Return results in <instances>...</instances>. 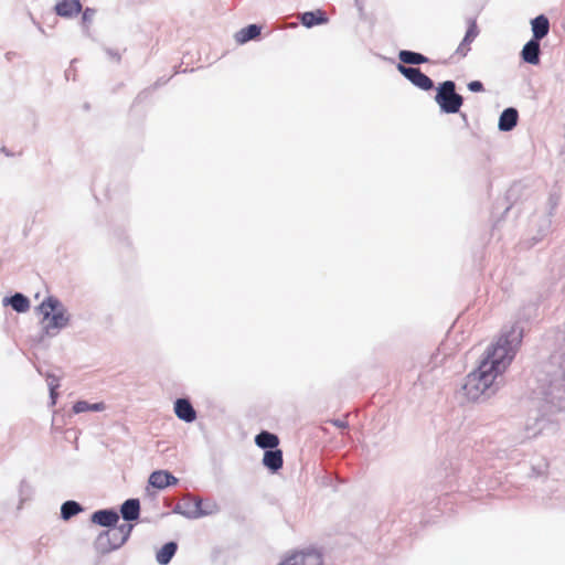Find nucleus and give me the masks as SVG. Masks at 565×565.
Wrapping results in <instances>:
<instances>
[{
  "label": "nucleus",
  "mask_w": 565,
  "mask_h": 565,
  "mask_svg": "<svg viewBox=\"0 0 565 565\" xmlns=\"http://www.w3.org/2000/svg\"><path fill=\"white\" fill-rule=\"evenodd\" d=\"M523 339V328L518 323L503 329L495 343L484 352L478 367L470 372L462 385L468 401H486L500 390L503 373L511 364Z\"/></svg>",
  "instance_id": "nucleus-1"
},
{
  "label": "nucleus",
  "mask_w": 565,
  "mask_h": 565,
  "mask_svg": "<svg viewBox=\"0 0 565 565\" xmlns=\"http://www.w3.org/2000/svg\"><path fill=\"white\" fill-rule=\"evenodd\" d=\"M533 396L550 405L548 412L565 408V356L553 355L536 373Z\"/></svg>",
  "instance_id": "nucleus-2"
},
{
  "label": "nucleus",
  "mask_w": 565,
  "mask_h": 565,
  "mask_svg": "<svg viewBox=\"0 0 565 565\" xmlns=\"http://www.w3.org/2000/svg\"><path fill=\"white\" fill-rule=\"evenodd\" d=\"M43 316L42 331L47 337H55L66 328L71 321V315L62 301L54 297H46L36 308Z\"/></svg>",
  "instance_id": "nucleus-3"
},
{
  "label": "nucleus",
  "mask_w": 565,
  "mask_h": 565,
  "mask_svg": "<svg viewBox=\"0 0 565 565\" xmlns=\"http://www.w3.org/2000/svg\"><path fill=\"white\" fill-rule=\"evenodd\" d=\"M134 525L122 523L117 526L108 527L98 534L94 542V547L99 554H108L122 546L129 539Z\"/></svg>",
  "instance_id": "nucleus-4"
},
{
  "label": "nucleus",
  "mask_w": 565,
  "mask_h": 565,
  "mask_svg": "<svg viewBox=\"0 0 565 565\" xmlns=\"http://www.w3.org/2000/svg\"><path fill=\"white\" fill-rule=\"evenodd\" d=\"M435 102L441 113L457 114L463 104V97L456 92V83L448 79L440 83L436 88Z\"/></svg>",
  "instance_id": "nucleus-5"
},
{
  "label": "nucleus",
  "mask_w": 565,
  "mask_h": 565,
  "mask_svg": "<svg viewBox=\"0 0 565 565\" xmlns=\"http://www.w3.org/2000/svg\"><path fill=\"white\" fill-rule=\"evenodd\" d=\"M397 71L408 79L414 86L422 90H430L434 88V82L418 67L407 66L403 64L396 65Z\"/></svg>",
  "instance_id": "nucleus-6"
},
{
  "label": "nucleus",
  "mask_w": 565,
  "mask_h": 565,
  "mask_svg": "<svg viewBox=\"0 0 565 565\" xmlns=\"http://www.w3.org/2000/svg\"><path fill=\"white\" fill-rule=\"evenodd\" d=\"M322 555L316 550L300 551L286 557L278 565H322Z\"/></svg>",
  "instance_id": "nucleus-7"
},
{
  "label": "nucleus",
  "mask_w": 565,
  "mask_h": 565,
  "mask_svg": "<svg viewBox=\"0 0 565 565\" xmlns=\"http://www.w3.org/2000/svg\"><path fill=\"white\" fill-rule=\"evenodd\" d=\"M199 503L200 497L186 495L182 499L181 502L174 505L172 512L175 514H181L190 520H196L198 516H193L192 514L198 513L195 510H198Z\"/></svg>",
  "instance_id": "nucleus-8"
},
{
  "label": "nucleus",
  "mask_w": 565,
  "mask_h": 565,
  "mask_svg": "<svg viewBox=\"0 0 565 565\" xmlns=\"http://www.w3.org/2000/svg\"><path fill=\"white\" fill-rule=\"evenodd\" d=\"M90 521L103 527H113L118 523L119 514L114 509H102L92 514Z\"/></svg>",
  "instance_id": "nucleus-9"
},
{
  "label": "nucleus",
  "mask_w": 565,
  "mask_h": 565,
  "mask_svg": "<svg viewBox=\"0 0 565 565\" xmlns=\"http://www.w3.org/2000/svg\"><path fill=\"white\" fill-rule=\"evenodd\" d=\"M174 413L185 423H193L196 419V412L188 398H178L174 402Z\"/></svg>",
  "instance_id": "nucleus-10"
},
{
  "label": "nucleus",
  "mask_w": 565,
  "mask_h": 565,
  "mask_svg": "<svg viewBox=\"0 0 565 565\" xmlns=\"http://www.w3.org/2000/svg\"><path fill=\"white\" fill-rule=\"evenodd\" d=\"M178 478H175L171 472L166 470H157L153 471L149 477V484L157 489H166L167 487L174 486L178 483Z\"/></svg>",
  "instance_id": "nucleus-11"
},
{
  "label": "nucleus",
  "mask_w": 565,
  "mask_h": 565,
  "mask_svg": "<svg viewBox=\"0 0 565 565\" xmlns=\"http://www.w3.org/2000/svg\"><path fill=\"white\" fill-rule=\"evenodd\" d=\"M54 11L62 18H74L82 11V3L79 0H61L55 7Z\"/></svg>",
  "instance_id": "nucleus-12"
},
{
  "label": "nucleus",
  "mask_w": 565,
  "mask_h": 565,
  "mask_svg": "<svg viewBox=\"0 0 565 565\" xmlns=\"http://www.w3.org/2000/svg\"><path fill=\"white\" fill-rule=\"evenodd\" d=\"M541 45L540 41L531 39L527 41L522 51L521 57L525 63L537 65L540 63Z\"/></svg>",
  "instance_id": "nucleus-13"
},
{
  "label": "nucleus",
  "mask_w": 565,
  "mask_h": 565,
  "mask_svg": "<svg viewBox=\"0 0 565 565\" xmlns=\"http://www.w3.org/2000/svg\"><path fill=\"white\" fill-rule=\"evenodd\" d=\"M519 121V111L514 107L505 108L499 117L498 128L500 131L508 132L511 131Z\"/></svg>",
  "instance_id": "nucleus-14"
},
{
  "label": "nucleus",
  "mask_w": 565,
  "mask_h": 565,
  "mask_svg": "<svg viewBox=\"0 0 565 565\" xmlns=\"http://www.w3.org/2000/svg\"><path fill=\"white\" fill-rule=\"evenodd\" d=\"M120 515L127 522L137 521L140 516V502L138 499H127L120 505Z\"/></svg>",
  "instance_id": "nucleus-15"
},
{
  "label": "nucleus",
  "mask_w": 565,
  "mask_h": 565,
  "mask_svg": "<svg viewBox=\"0 0 565 565\" xmlns=\"http://www.w3.org/2000/svg\"><path fill=\"white\" fill-rule=\"evenodd\" d=\"M3 306H10L18 313H24L30 309V299L21 292H15L2 299Z\"/></svg>",
  "instance_id": "nucleus-16"
},
{
  "label": "nucleus",
  "mask_w": 565,
  "mask_h": 565,
  "mask_svg": "<svg viewBox=\"0 0 565 565\" xmlns=\"http://www.w3.org/2000/svg\"><path fill=\"white\" fill-rule=\"evenodd\" d=\"M282 451L278 448L266 450L263 457V465L271 472H277L282 467Z\"/></svg>",
  "instance_id": "nucleus-17"
},
{
  "label": "nucleus",
  "mask_w": 565,
  "mask_h": 565,
  "mask_svg": "<svg viewBox=\"0 0 565 565\" xmlns=\"http://www.w3.org/2000/svg\"><path fill=\"white\" fill-rule=\"evenodd\" d=\"M300 22L306 28H312L327 23L328 17L322 10L307 11L301 13Z\"/></svg>",
  "instance_id": "nucleus-18"
},
{
  "label": "nucleus",
  "mask_w": 565,
  "mask_h": 565,
  "mask_svg": "<svg viewBox=\"0 0 565 565\" xmlns=\"http://www.w3.org/2000/svg\"><path fill=\"white\" fill-rule=\"evenodd\" d=\"M533 36L532 39L541 41L550 32V21L544 14H540L531 21Z\"/></svg>",
  "instance_id": "nucleus-19"
},
{
  "label": "nucleus",
  "mask_w": 565,
  "mask_h": 565,
  "mask_svg": "<svg viewBox=\"0 0 565 565\" xmlns=\"http://www.w3.org/2000/svg\"><path fill=\"white\" fill-rule=\"evenodd\" d=\"M255 444L259 448L265 449V451L271 450V449L277 448V446L279 445V438L277 435H275L270 431L263 430L256 435Z\"/></svg>",
  "instance_id": "nucleus-20"
},
{
  "label": "nucleus",
  "mask_w": 565,
  "mask_h": 565,
  "mask_svg": "<svg viewBox=\"0 0 565 565\" xmlns=\"http://www.w3.org/2000/svg\"><path fill=\"white\" fill-rule=\"evenodd\" d=\"M177 551L178 544L173 541H170L163 544V546L157 552L156 561L160 565H168L172 557L175 555Z\"/></svg>",
  "instance_id": "nucleus-21"
},
{
  "label": "nucleus",
  "mask_w": 565,
  "mask_h": 565,
  "mask_svg": "<svg viewBox=\"0 0 565 565\" xmlns=\"http://www.w3.org/2000/svg\"><path fill=\"white\" fill-rule=\"evenodd\" d=\"M398 58L401 61L399 64L403 65H419L428 62V57L423 55L422 53L409 51V50H402L398 53Z\"/></svg>",
  "instance_id": "nucleus-22"
},
{
  "label": "nucleus",
  "mask_w": 565,
  "mask_h": 565,
  "mask_svg": "<svg viewBox=\"0 0 565 565\" xmlns=\"http://www.w3.org/2000/svg\"><path fill=\"white\" fill-rule=\"evenodd\" d=\"M262 28L257 24H249L243 29H241L235 34L236 42L244 44L250 40L256 39L260 34Z\"/></svg>",
  "instance_id": "nucleus-23"
},
{
  "label": "nucleus",
  "mask_w": 565,
  "mask_h": 565,
  "mask_svg": "<svg viewBox=\"0 0 565 565\" xmlns=\"http://www.w3.org/2000/svg\"><path fill=\"white\" fill-rule=\"evenodd\" d=\"M195 511L198 513H195V514L193 513L192 515L198 516V519H200L203 516H207V515L217 513L220 511V507L214 500H211V499L202 500L200 498V503H199L198 510H195Z\"/></svg>",
  "instance_id": "nucleus-24"
},
{
  "label": "nucleus",
  "mask_w": 565,
  "mask_h": 565,
  "mask_svg": "<svg viewBox=\"0 0 565 565\" xmlns=\"http://www.w3.org/2000/svg\"><path fill=\"white\" fill-rule=\"evenodd\" d=\"M83 511V507L74 501V500H67L65 501L61 507V518L64 521H67L72 519L73 516L77 515Z\"/></svg>",
  "instance_id": "nucleus-25"
},
{
  "label": "nucleus",
  "mask_w": 565,
  "mask_h": 565,
  "mask_svg": "<svg viewBox=\"0 0 565 565\" xmlns=\"http://www.w3.org/2000/svg\"><path fill=\"white\" fill-rule=\"evenodd\" d=\"M557 204H558V199L555 195H551L548 198V205H550L548 215L542 220V225L540 226V235L541 236H544L550 232L551 226H552L551 216L553 214V211L556 209Z\"/></svg>",
  "instance_id": "nucleus-26"
},
{
  "label": "nucleus",
  "mask_w": 565,
  "mask_h": 565,
  "mask_svg": "<svg viewBox=\"0 0 565 565\" xmlns=\"http://www.w3.org/2000/svg\"><path fill=\"white\" fill-rule=\"evenodd\" d=\"M105 409L104 403H94L90 404L86 401H78L73 405V412L75 414L84 413V412H102Z\"/></svg>",
  "instance_id": "nucleus-27"
},
{
  "label": "nucleus",
  "mask_w": 565,
  "mask_h": 565,
  "mask_svg": "<svg viewBox=\"0 0 565 565\" xmlns=\"http://www.w3.org/2000/svg\"><path fill=\"white\" fill-rule=\"evenodd\" d=\"M32 494H33L32 486L28 481L22 480L19 486L18 510L23 509V504L32 498Z\"/></svg>",
  "instance_id": "nucleus-28"
},
{
  "label": "nucleus",
  "mask_w": 565,
  "mask_h": 565,
  "mask_svg": "<svg viewBox=\"0 0 565 565\" xmlns=\"http://www.w3.org/2000/svg\"><path fill=\"white\" fill-rule=\"evenodd\" d=\"M475 40H472L471 38H468L466 34L462 39V41L460 42V44L458 45L457 50H456V54H458L459 56L461 57H465L468 52L470 51V44L473 42Z\"/></svg>",
  "instance_id": "nucleus-29"
},
{
  "label": "nucleus",
  "mask_w": 565,
  "mask_h": 565,
  "mask_svg": "<svg viewBox=\"0 0 565 565\" xmlns=\"http://www.w3.org/2000/svg\"><path fill=\"white\" fill-rule=\"evenodd\" d=\"M49 379L51 380L49 382L50 397L52 399V404H55L57 397L56 388L58 387V382L57 379L53 375H49Z\"/></svg>",
  "instance_id": "nucleus-30"
},
{
  "label": "nucleus",
  "mask_w": 565,
  "mask_h": 565,
  "mask_svg": "<svg viewBox=\"0 0 565 565\" xmlns=\"http://www.w3.org/2000/svg\"><path fill=\"white\" fill-rule=\"evenodd\" d=\"M478 34H479V29H478L476 20L475 19L469 20V25H468L466 35L468 38H471L472 40H475L478 36Z\"/></svg>",
  "instance_id": "nucleus-31"
},
{
  "label": "nucleus",
  "mask_w": 565,
  "mask_h": 565,
  "mask_svg": "<svg viewBox=\"0 0 565 565\" xmlns=\"http://www.w3.org/2000/svg\"><path fill=\"white\" fill-rule=\"evenodd\" d=\"M95 13H96V10L95 9H92V8H86L83 12V22L84 23H89L92 22V20L94 19L95 17Z\"/></svg>",
  "instance_id": "nucleus-32"
},
{
  "label": "nucleus",
  "mask_w": 565,
  "mask_h": 565,
  "mask_svg": "<svg viewBox=\"0 0 565 565\" xmlns=\"http://www.w3.org/2000/svg\"><path fill=\"white\" fill-rule=\"evenodd\" d=\"M468 89L473 93H479L484 90L483 84L480 81H472L468 83Z\"/></svg>",
  "instance_id": "nucleus-33"
},
{
  "label": "nucleus",
  "mask_w": 565,
  "mask_h": 565,
  "mask_svg": "<svg viewBox=\"0 0 565 565\" xmlns=\"http://www.w3.org/2000/svg\"><path fill=\"white\" fill-rule=\"evenodd\" d=\"M331 423L339 428H345L348 426V423L341 419H333Z\"/></svg>",
  "instance_id": "nucleus-34"
},
{
  "label": "nucleus",
  "mask_w": 565,
  "mask_h": 565,
  "mask_svg": "<svg viewBox=\"0 0 565 565\" xmlns=\"http://www.w3.org/2000/svg\"><path fill=\"white\" fill-rule=\"evenodd\" d=\"M531 430H532V429L527 426V427H526V433H527V434H526V438L534 437V436H536V435H537V433H539V430H533L532 433H531Z\"/></svg>",
  "instance_id": "nucleus-35"
},
{
  "label": "nucleus",
  "mask_w": 565,
  "mask_h": 565,
  "mask_svg": "<svg viewBox=\"0 0 565 565\" xmlns=\"http://www.w3.org/2000/svg\"><path fill=\"white\" fill-rule=\"evenodd\" d=\"M355 1V6L358 7L359 10H362V3H361V0H354Z\"/></svg>",
  "instance_id": "nucleus-36"
},
{
  "label": "nucleus",
  "mask_w": 565,
  "mask_h": 565,
  "mask_svg": "<svg viewBox=\"0 0 565 565\" xmlns=\"http://www.w3.org/2000/svg\"><path fill=\"white\" fill-rule=\"evenodd\" d=\"M108 53L110 54V56L115 57L117 61L119 60V55L117 53H111L110 51H108Z\"/></svg>",
  "instance_id": "nucleus-37"
},
{
  "label": "nucleus",
  "mask_w": 565,
  "mask_h": 565,
  "mask_svg": "<svg viewBox=\"0 0 565 565\" xmlns=\"http://www.w3.org/2000/svg\"><path fill=\"white\" fill-rule=\"evenodd\" d=\"M1 151L6 154V156H10V153L8 152L7 148L6 147H2L1 148Z\"/></svg>",
  "instance_id": "nucleus-38"
}]
</instances>
